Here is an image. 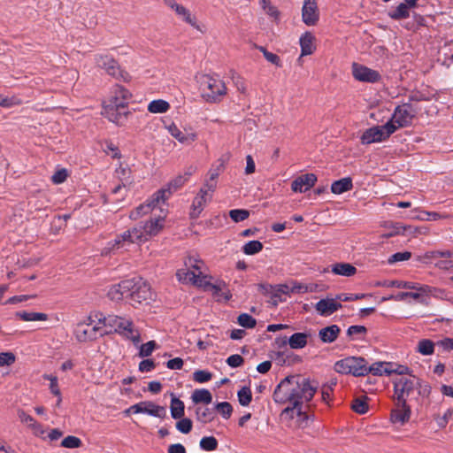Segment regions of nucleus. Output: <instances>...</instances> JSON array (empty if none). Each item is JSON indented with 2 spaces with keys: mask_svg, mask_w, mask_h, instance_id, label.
Segmentation results:
<instances>
[{
  "mask_svg": "<svg viewBox=\"0 0 453 453\" xmlns=\"http://www.w3.org/2000/svg\"><path fill=\"white\" fill-rule=\"evenodd\" d=\"M426 257L427 258H438L441 259L438 260L435 263V266L441 270H453V252L450 251H431L426 254Z\"/></svg>",
  "mask_w": 453,
  "mask_h": 453,
  "instance_id": "nucleus-21",
  "label": "nucleus"
},
{
  "mask_svg": "<svg viewBox=\"0 0 453 453\" xmlns=\"http://www.w3.org/2000/svg\"><path fill=\"white\" fill-rule=\"evenodd\" d=\"M418 0H404L398 4L396 9L388 13V16L395 20L407 19L410 16V9L417 6Z\"/></svg>",
  "mask_w": 453,
  "mask_h": 453,
  "instance_id": "nucleus-25",
  "label": "nucleus"
},
{
  "mask_svg": "<svg viewBox=\"0 0 453 453\" xmlns=\"http://www.w3.org/2000/svg\"><path fill=\"white\" fill-rule=\"evenodd\" d=\"M391 364L386 362H375L371 365H366V375L372 373L376 376L390 374L393 371L390 369Z\"/></svg>",
  "mask_w": 453,
  "mask_h": 453,
  "instance_id": "nucleus-34",
  "label": "nucleus"
},
{
  "mask_svg": "<svg viewBox=\"0 0 453 453\" xmlns=\"http://www.w3.org/2000/svg\"><path fill=\"white\" fill-rule=\"evenodd\" d=\"M418 111L411 103L398 105L391 117L387 122L392 124L395 127V131L401 127H406L412 124Z\"/></svg>",
  "mask_w": 453,
  "mask_h": 453,
  "instance_id": "nucleus-6",
  "label": "nucleus"
},
{
  "mask_svg": "<svg viewBox=\"0 0 453 453\" xmlns=\"http://www.w3.org/2000/svg\"><path fill=\"white\" fill-rule=\"evenodd\" d=\"M319 19V11L316 0H304L302 7V20L306 26H315Z\"/></svg>",
  "mask_w": 453,
  "mask_h": 453,
  "instance_id": "nucleus-16",
  "label": "nucleus"
},
{
  "mask_svg": "<svg viewBox=\"0 0 453 453\" xmlns=\"http://www.w3.org/2000/svg\"><path fill=\"white\" fill-rule=\"evenodd\" d=\"M113 332L131 340L134 344L141 342L140 332L135 328L134 323L127 319L119 317L118 326Z\"/></svg>",
  "mask_w": 453,
  "mask_h": 453,
  "instance_id": "nucleus-13",
  "label": "nucleus"
},
{
  "mask_svg": "<svg viewBox=\"0 0 453 453\" xmlns=\"http://www.w3.org/2000/svg\"><path fill=\"white\" fill-rule=\"evenodd\" d=\"M160 202L154 201V195L151 196L150 200L146 203L140 204L134 210L130 211L129 218L132 220H137L143 215H146L151 212L157 205H159Z\"/></svg>",
  "mask_w": 453,
  "mask_h": 453,
  "instance_id": "nucleus-27",
  "label": "nucleus"
},
{
  "mask_svg": "<svg viewBox=\"0 0 453 453\" xmlns=\"http://www.w3.org/2000/svg\"><path fill=\"white\" fill-rule=\"evenodd\" d=\"M134 286L132 280H124L118 284L112 285L108 290V296L112 301H121L123 299L130 300V288Z\"/></svg>",
  "mask_w": 453,
  "mask_h": 453,
  "instance_id": "nucleus-17",
  "label": "nucleus"
},
{
  "mask_svg": "<svg viewBox=\"0 0 453 453\" xmlns=\"http://www.w3.org/2000/svg\"><path fill=\"white\" fill-rule=\"evenodd\" d=\"M196 419L202 423H208L213 420V412L207 407H197L196 410Z\"/></svg>",
  "mask_w": 453,
  "mask_h": 453,
  "instance_id": "nucleus-49",
  "label": "nucleus"
},
{
  "mask_svg": "<svg viewBox=\"0 0 453 453\" xmlns=\"http://www.w3.org/2000/svg\"><path fill=\"white\" fill-rule=\"evenodd\" d=\"M61 447L66 448V449H77L81 447L82 441L80 438L73 436V435H68L65 438H64L61 441Z\"/></svg>",
  "mask_w": 453,
  "mask_h": 453,
  "instance_id": "nucleus-55",
  "label": "nucleus"
},
{
  "mask_svg": "<svg viewBox=\"0 0 453 453\" xmlns=\"http://www.w3.org/2000/svg\"><path fill=\"white\" fill-rule=\"evenodd\" d=\"M352 73L353 76L361 82H379L380 79V74L379 72L368 68L365 65H358L354 63L352 65Z\"/></svg>",
  "mask_w": 453,
  "mask_h": 453,
  "instance_id": "nucleus-18",
  "label": "nucleus"
},
{
  "mask_svg": "<svg viewBox=\"0 0 453 453\" xmlns=\"http://www.w3.org/2000/svg\"><path fill=\"white\" fill-rule=\"evenodd\" d=\"M200 88L202 98L208 103L219 102L226 94V87H200Z\"/></svg>",
  "mask_w": 453,
  "mask_h": 453,
  "instance_id": "nucleus-23",
  "label": "nucleus"
},
{
  "mask_svg": "<svg viewBox=\"0 0 453 453\" xmlns=\"http://www.w3.org/2000/svg\"><path fill=\"white\" fill-rule=\"evenodd\" d=\"M157 348V343L155 341H150L146 343H143L140 347L139 356L141 357H147L152 354V352Z\"/></svg>",
  "mask_w": 453,
  "mask_h": 453,
  "instance_id": "nucleus-60",
  "label": "nucleus"
},
{
  "mask_svg": "<svg viewBox=\"0 0 453 453\" xmlns=\"http://www.w3.org/2000/svg\"><path fill=\"white\" fill-rule=\"evenodd\" d=\"M22 103V100L17 96H5L4 95H0V106L10 108L13 105H18Z\"/></svg>",
  "mask_w": 453,
  "mask_h": 453,
  "instance_id": "nucleus-62",
  "label": "nucleus"
},
{
  "mask_svg": "<svg viewBox=\"0 0 453 453\" xmlns=\"http://www.w3.org/2000/svg\"><path fill=\"white\" fill-rule=\"evenodd\" d=\"M263 243L257 240L250 241L242 246V251L246 255H255L263 250Z\"/></svg>",
  "mask_w": 453,
  "mask_h": 453,
  "instance_id": "nucleus-48",
  "label": "nucleus"
},
{
  "mask_svg": "<svg viewBox=\"0 0 453 453\" xmlns=\"http://www.w3.org/2000/svg\"><path fill=\"white\" fill-rule=\"evenodd\" d=\"M237 397H238L239 403L242 406H248L252 400V393H251L250 388L248 387H242L237 392Z\"/></svg>",
  "mask_w": 453,
  "mask_h": 453,
  "instance_id": "nucleus-52",
  "label": "nucleus"
},
{
  "mask_svg": "<svg viewBox=\"0 0 453 453\" xmlns=\"http://www.w3.org/2000/svg\"><path fill=\"white\" fill-rule=\"evenodd\" d=\"M191 399L194 403H205L209 404L212 401V395L208 389L201 388L195 389L192 393Z\"/></svg>",
  "mask_w": 453,
  "mask_h": 453,
  "instance_id": "nucleus-41",
  "label": "nucleus"
},
{
  "mask_svg": "<svg viewBox=\"0 0 453 453\" xmlns=\"http://www.w3.org/2000/svg\"><path fill=\"white\" fill-rule=\"evenodd\" d=\"M172 400L170 404L171 416L174 419L181 418L185 413V405L184 403L172 395Z\"/></svg>",
  "mask_w": 453,
  "mask_h": 453,
  "instance_id": "nucleus-42",
  "label": "nucleus"
},
{
  "mask_svg": "<svg viewBox=\"0 0 453 453\" xmlns=\"http://www.w3.org/2000/svg\"><path fill=\"white\" fill-rule=\"evenodd\" d=\"M164 217H157L147 221L143 226H136L138 231L142 233V242H145L149 238L158 234L164 227Z\"/></svg>",
  "mask_w": 453,
  "mask_h": 453,
  "instance_id": "nucleus-15",
  "label": "nucleus"
},
{
  "mask_svg": "<svg viewBox=\"0 0 453 453\" xmlns=\"http://www.w3.org/2000/svg\"><path fill=\"white\" fill-rule=\"evenodd\" d=\"M200 448L203 450L212 451L218 448V441L214 436H204L200 441Z\"/></svg>",
  "mask_w": 453,
  "mask_h": 453,
  "instance_id": "nucleus-53",
  "label": "nucleus"
},
{
  "mask_svg": "<svg viewBox=\"0 0 453 453\" xmlns=\"http://www.w3.org/2000/svg\"><path fill=\"white\" fill-rule=\"evenodd\" d=\"M309 291L308 286L297 281H291L289 284H279L278 292L285 295L291 293H306Z\"/></svg>",
  "mask_w": 453,
  "mask_h": 453,
  "instance_id": "nucleus-33",
  "label": "nucleus"
},
{
  "mask_svg": "<svg viewBox=\"0 0 453 453\" xmlns=\"http://www.w3.org/2000/svg\"><path fill=\"white\" fill-rule=\"evenodd\" d=\"M142 233L138 231V227L134 226L131 229L125 231L120 235H118L116 239L110 242L111 249L119 248L125 243H142Z\"/></svg>",
  "mask_w": 453,
  "mask_h": 453,
  "instance_id": "nucleus-19",
  "label": "nucleus"
},
{
  "mask_svg": "<svg viewBox=\"0 0 453 453\" xmlns=\"http://www.w3.org/2000/svg\"><path fill=\"white\" fill-rule=\"evenodd\" d=\"M111 122L118 126H123L127 121L129 112L126 111V107H120L115 104L107 102L104 107V113Z\"/></svg>",
  "mask_w": 453,
  "mask_h": 453,
  "instance_id": "nucleus-12",
  "label": "nucleus"
},
{
  "mask_svg": "<svg viewBox=\"0 0 453 453\" xmlns=\"http://www.w3.org/2000/svg\"><path fill=\"white\" fill-rule=\"evenodd\" d=\"M212 378L211 372L205 370H197L193 373V379L198 383H204L211 380Z\"/></svg>",
  "mask_w": 453,
  "mask_h": 453,
  "instance_id": "nucleus-64",
  "label": "nucleus"
},
{
  "mask_svg": "<svg viewBox=\"0 0 453 453\" xmlns=\"http://www.w3.org/2000/svg\"><path fill=\"white\" fill-rule=\"evenodd\" d=\"M214 192L215 191H209L204 186L200 188L199 193L194 198L191 205L190 217L192 219L199 217L206 203L212 199Z\"/></svg>",
  "mask_w": 453,
  "mask_h": 453,
  "instance_id": "nucleus-14",
  "label": "nucleus"
},
{
  "mask_svg": "<svg viewBox=\"0 0 453 453\" xmlns=\"http://www.w3.org/2000/svg\"><path fill=\"white\" fill-rule=\"evenodd\" d=\"M395 401L404 404L407 401L417 399L418 395L426 397L430 395V386L416 376L401 377L394 382Z\"/></svg>",
  "mask_w": 453,
  "mask_h": 453,
  "instance_id": "nucleus-2",
  "label": "nucleus"
},
{
  "mask_svg": "<svg viewBox=\"0 0 453 453\" xmlns=\"http://www.w3.org/2000/svg\"><path fill=\"white\" fill-rule=\"evenodd\" d=\"M215 409L226 419H228L233 412V407L228 402L217 403Z\"/></svg>",
  "mask_w": 453,
  "mask_h": 453,
  "instance_id": "nucleus-57",
  "label": "nucleus"
},
{
  "mask_svg": "<svg viewBox=\"0 0 453 453\" xmlns=\"http://www.w3.org/2000/svg\"><path fill=\"white\" fill-rule=\"evenodd\" d=\"M96 66L104 69L107 74L114 77L120 82L129 83L132 81L131 74L123 70L118 61L108 54H97L94 57Z\"/></svg>",
  "mask_w": 453,
  "mask_h": 453,
  "instance_id": "nucleus-3",
  "label": "nucleus"
},
{
  "mask_svg": "<svg viewBox=\"0 0 453 453\" xmlns=\"http://www.w3.org/2000/svg\"><path fill=\"white\" fill-rule=\"evenodd\" d=\"M73 334L79 342H87L95 341L97 337L106 334V333L103 332V326L99 325V322L96 323L90 315L75 325Z\"/></svg>",
  "mask_w": 453,
  "mask_h": 453,
  "instance_id": "nucleus-4",
  "label": "nucleus"
},
{
  "mask_svg": "<svg viewBox=\"0 0 453 453\" xmlns=\"http://www.w3.org/2000/svg\"><path fill=\"white\" fill-rule=\"evenodd\" d=\"M250 216V211L245 209H234L229 211V217L234 222H241L247 219Z\"/></svg>",
  "mask_w": 453,
  "mask_h": 453,
  "instance_id": "nucleus-56",
  "label": "nucleus"
},
{
  "mask_svg": "<svg viewBox=\"0 0 453 453\" xmlns=\"http://www.w3.org/2000/svg\"><path fill=\"white\" fill-rule=\"evenodd\" d=\"M367 361L362 357H347L334 364V371L342 374H351L355 377L366 375Z\"/></svg>",
  "mask_w": 453,
  "mask_h": 453,
  "instance_id": "nucleus-5",
  "label": "nucleus"
},
{
  "mask_svg": "<svg viewBox=\"0 0 453 453\" xmlns=\"http://www.w3.org/2000/svg\"><path fill=\"white\" fill-rule=\"evenodd\" d=\"M366 396L355 398L352 402V410L358 414H365L368 411V404Z\"/></svg>",
  "mask_w": 453,
  "mask_h": 453,
  "instance_id": "nucleus-51",
  "label": "nucleus"
},
{
  "mask_svg": "<svg viewBox=\"0 0 453 453\" xmlns=\"http://www.w3.org/2000/svg\"><path fill=\"white\" fill-rule=\"evenodd\" d=\"M223 163L217 166H212L208 172V179L205 180L203 186L206 187L209 191H215L217 188V180L221 172L223 171Z\"/></svg>",
  "mask_w": 453,
  "mask_h": 453,
  "instance_id": "nucleus-32",
  "label": "nucleus"
},
{
  "mask_svg": "<svg viewBox=\"0 0 453 453\" xmlns=\"http://www.w3.org/2000/svg\"><path fill=\"white\" fill-rule=\"evenodd\" d=\"M381 286L388 288H405V289H413L423 292H431L432 288L427 285H419L418 283H413L411 281H403V280H390L386 281Z\"/></svg>",
  "mask_w": 453,
  "mask_h": 453,
  "instance_id": "nucleus-26",
  "label": "nucleus"
},
{
  "mask_svg": "<svg viewBox=\"0 0 453 453\" xmlns=\"http://www.w3.org/2000/svg\"><path fill=\"white\" fill-rule=\"evenodd\" d=\"M259 287L265 292L272 294L271 298H272V302L274 305H277L278 303L281 301L280 296L284 294L278 292L279 285L272 286L269 284H267V285L261 284Z\"/></svg>",
  "mask_w": 453,
  "mask_h": 453,
  "instance_id": "nucleus-50",
  "label": "nucleus"
},
{
  "mask_svg": "<svg viewBox=\"0 0 453 453\" xmlns=\"http://www.w3.org/2000/svg\"><path fill=\"white\" fill-rule=\"evenodd\" d=\"M169 131L175 139H177L180 142L185 144H190L196 140V134L194 133L184 134L181 132L176 126H172L169 128Z\"/></svg>",
  "mask_w": 453,
  "mask_h": 453,
  "instance_id": "nucleus-40",
  "label": "nucleus"
},
{
  "mask_svg": "<svg viewBox=\"0 0 453 453\" xmlns=\"http://www.w3.org/2000/svg\"><path fill=\"white\" fill-rule=\"evenodd\" d=\"M174 12L178 15L183 21L189 24L192 27L199 30V26L196 21V18L191 14L190 11L183 6L182 4H179L176 6Z\"/></svg>",
  "mask_w": 453,
  "mask_h": 453,
  "instance_id": "nucleus-35",
  "label": "nucleus"
},
{
  "mask_svg": "<svg viewBox=\"0 0 453 453\" xmlns=\"http://www.w3.org/2000/svg\"><path fill=\"white\" fill-rule=\"evenodd\" d=\"M127 413H146L148 415L164 418L166 416V410L163 406L155 404L153 402L145 401L132 405L127 410Z\"/></svg>",
  "mask_w": 453,
  "mask_h": 453,
  "instance_id": "nucleus-11",
  "label": "nucleus"
},
{
  "mask_svg": "<svg viewBox=\"0 0 453 453\" xmlns=\"http://www.w3.org/2000/svg\"><path fill=\"white\" fill-rule=\"evenodd\" d=\"M203 286H204L206 289L211 291L214 296H222L226 301H228L232 296L228 290L222 292L223 289L226 288V283L224 281H219L215 284L211 282H204Z\"/></svg>",
  "mask_w": 453,
  "mask_h": 453,
  "instance_id": "nucleus-36",
  "label": "nucleus"
},
{
  "mask_svg": "<svg viewBox=\"0 0 453 453\" xmlns=\"http://www.w3.org/2000/svg\"><path fill=\"white\" fill-rule=\"evenodd\" d=\"M342 307V303L337 299V296L335 298H324L320 299L315 304L316 311L323 317H327L337 311L339 309Z\"/></svg>",
  "mask_w": 453,
  "mask_h": 453,
  "instance_id": "nucleus-20",
  "label": "nucleus"
},
{
  "mask_svg": "<svg viewBox=\"0 0 453 453\" xmlns=\"http://www.w3.org/2000/svg\"><path fill=\"white\" fill-rule=\"evenodd\" d=\"M434 96L435 92L434 90H429L427 87H420V88H416L411 91L409 100L413 104L416 102L429 101Z\"/></svg>",
  "mask_w": 453,
  "mask_h": 453,
  "instance_id": "nucleus-28",
  "label": "nucleus"
},
{
  "mask_svg": "<svg viewBox=\"0 0 453 453\" xmlns=\"http://www.w3.org/2000/svg\"><path fill=\"white\" fill-rule=\"evenodd\" d=\"M341 328L337 325H331L319 330V337L324 343L334 342L339 336Z\"/></svg>",
  "mask_w": 453,
  "mask_h": 453,
  "instance_id": "nucleus-30",
  "label": "nucleus"
},
{
  "mask_svg": "<svg viewBox=\"0 0 453 453\" xmlns=\"http://www.w3.org/2000/svg\"><path fill=\"white\" fill-rule=\"evenodd\" d=\"M352 188V179L350 177H345L334 181L331 185V191L334 194L340 195L346 191L351 190Z\"/></svg>",
  "mask_w": 453,
  "mask_h": 453,
  "instance_id": "nucleus-39",
  "label": "nucleus"
},
{
  "mask_svg": "<svg viewBox=\"0 0 453 453\" xmlns=\"http://www.w3.org/2000/svg\"><path fill=\"white\" fill-rule=\"evenodd\" d=\"M16 317L23 321H46L48 315L42 312L18 311Z\"/></svg>",
  "mask_w": 453,
  "mask_h": 453,
  "instance_id": "nucleus-44",
  "label": "nucleus"
},
{
  "mask_svg": "<svg viewBox=\"0 0 453 453\" xmlns=\"http://www.w3.org/2000/svg\"><path fill=\"white\" fill-rule=\"evenodd\" d=\"M317 388V383L299 374L284 378L276 386L273 395L276 403L289 404L282 410L280 416L290 419L296 416L302 421L307 420L308 415L303 410V406L311 401Z\"/></svg>",
  "mask_w": 453,
  "mask_h": 453,
  "instance_id": "nucleus-1",
  "label": "nucleus"
},
{
  "mask_svg": "<svg viewBox=\"0 0 453 453\" xmlns=\"http://www.w3.org/2000/svg\"><path fill=\"white\" fill-rule=\"evenodd\" d=\"M435 345L436 342L434 343L433 341L429 339H422L418 342L416 350L421 355L430 356L434 354Z\"/></svg>",
  "mask_w": 453,
  "mask_h": 453,
  "instance_id": "nucleus-46",
  "label": "nucleus"
},
{
  "mask_svg": "<svg viewBox=\"0 0 453 453\" xmlns=\"http://www.w3.org/2000/svg\"><path fill=\"white\" fill-rule=\"evenodd\" d=\"M395 132V127L392 124L386 123L382 126H376L366 129L362 136V144H370L372 142H380L385 141L393 133Z\"/></svg>",
  "mask_w": 453,
  "mask_h": 453,
  "instance_id": "nucleus-8",
  "label": "nucleus"
},
{
  "mask_svg": "<svg viewBox=\"0 0 453 453\" xmlns=\"http://www.w3.org/2000/svg\"><path fill=\"white\" fill-rule=\"evenodd\" d=\"M180 420L176 423V429L182 434H188L192 430L193 424L191 419L188 418H179Z\"/></svg>",
  "mask_w": 453,
  "mask_h": 453,
  "instance_id": "nucleus-58",
  "label": "nucleus"
},
{
  "mask_svg": "<svg viewBox=\"0 0 453 453\" xmlns=\"http://www.w3.org/2000/svg\"><path fill=\"white\" fill-rule=\"evenodd\" d=\"M411 412V407L407 403L402 405L399 401H395V408L392 410L390 418L393 423L403 425L410 419Z\"/></svg>",
  "mask_w": 453,
  "mask_h": 453,
  "instance_id": "nucleus-24",
  "label": "nucleus"
},
{
  "mask_svg": "<svg viewBox=\"0 0 453 453\" xmlns=\"http://www.w3.org/2000/svg\"><path fill=\"white\" fill-rule=\"evenodd\" d=\"M193 171L190 168L189 171L185 173L183 175H178L172 180L165 188H161L154 194V201L165 203L172 194L177 191L179 188L183 187L192 175Z\"/></svg>",
  "mask_w": 453,
  "mask_h": 453,
  "instance_id": "nucleus-9",
  "label": "nucleus"
},
{
  "mask_svg": "<svg viewBox=\"0 0 453 453\" xmlns=\"http://www.w3.org/2000/svg\"><path fill=\"white\" fill-rule=\"evenodd\" d=\"M99 325L103 326V332L106 334H111L117 327L119 317L117 315H108L106 317L97 318Z\"/></svg>",
  "mask_w": 453,
  "mask_h": 453,
  "instance_id": "nucleus-38",
  "label": "nucleus"
},
{
  "mask_svg": "<svg viewBox=\"0 0 453 453\" xmlns=\"http://www.w3.org/2000/svg\"><path fill=\"white\" fill-rule=\"evenodd\" d=\"M315 37L311 32H305L300 37L299 43L301 47V56L311 55L315 50Z\"/></svg>",
  "mask_w": 453,
  "mask_h": 453,
  "instance_id": "nucleus-31",
  "label": "nucleus"
},
{
  "mask_svg": "<svg viewBox=\"0 0 453 453\" xmlns=\"http://www.w3.org/2000/svg\"><path fill=\"white\" fill-rule=\"evenodd\" d=\"M431 292H423L416 290L415 292H400L395 296H390L388 299H394L395 301H404L408 297H411L419 302H423L424 296H427Z\"/></svg>",
  "mask_w": 453,
  "mask_h": 453,
  "instance_id": "nucleus-45",
  "label": "nucleus"
},
{
  "mask_svg": "<svg viewBox=\"0 0 453 453\" xmlns=\"http://www.w3.org/2000/svg\"><path fill=\"white\" fill-rule=\"evenodd\" d=\"M308 335L305 333H296L288 339V344L291 349H303L307 344Z\"/></svg>",
  "mask_w": 453,
  "mask_h": 453,
  "instance_id": "nucleus-43",
  "label": "nucleus"
},
{
  "mask_svg": "<svg viewBox=\"0 0 453 453\" xmlns=\"http://www.w3.org/2000/svg\"><path fill=\"white\" fill-rule=\"evenodd\" d=\"M237 322L245 328H253L257 325V320L248 313H242L238 316Z\"/></svg>",
  "mask_w": 453,
  "mask_h": 453,
  "instance_id": "nucleus-54",
  "label": "nucleus"
},
{
  "mask_svg": "<svg viewBox=\"0 0 453 453\" xmlns=\"http://www.w3.org/2000/svg\"><path fill=\"white\" fill-rule=\"evenodd\" d=\"M202 262H196L195 265L190 264V266L193 267L194 270H190L188 268H182L177 271L176 277L178 280L181 283H192L196 286H203V280L201 277V265Z\"/></svg>",
  "mask_w": 453,
  "mask_h": 453,
  "instance_id": "nucleus-10",
  "label": "nucleus"
},
{
  "mask_svg": "<svg viewBox=\"0 0 453 453\" xmlns=\"http://www.w3.org/2000/svg\"><path fill=\"white\" fill-rule=\"evenodd\" d=\"M260 4L265 13L271 17L277 19L280 15L277 8L271 4L269 0H260Z\"/></svg>",
  "mask_w": 453,
  "mask_h": 453,
  "instance_id": "nucleus-63",
  "label": "nucleus"
},
{
  "mask_svg": "<svg viewBox=\"0 0 453 453\" xmlns=\"http://www.w3.org/2000/svg\"><path fill=\"white\" fill-rule=\"evenodd\" d=\"M411 257V253L410 251L396 252L388 257V263L392 265V264H395L397 262L407 261Z\"/></svg>",
  "mask_w": 453,
  "mask_h": 453,
  "instance_id": "nucleus-61",
  "label": "nucleus"
},
{
  "mask_svg": "<svg viewBox=\"0 0 453 453\" xmlns=\"http://www.w3.org/2000/svg\"><path fill=\"white\" fill-rule=\"evenodd\" d=\"M316 181L317 176L314 173L302 174L292 181L291 189L294 192L304 193L312 188Z\"/></svg>",
  "mask_w": 453,
  "mask_h": 453,
  "instance_id": "nucleus-22",
  "label": "nucleus"
},
{
  "mask_svg": "<svg viewBox=\"0 0 453 453\" xmlns=\"http://www.w3.org/2000/svg\"><path fill=\"white\" fill-rule=\"evenodd\" d=\"M218 75H210L205 73H199L196 75V82L201 85H213L219 81Z\"/></svg>",
  "mask_w": 453,
  "mask_h": 453,
  "instance_id": "nucleus-59",
  "label": "nucleus"
},
{
  "mask_svg": "<svg viewBox=\"0 0 453 453\" xmlns=\"http://www.w3.org/2000/svg\"><path fill=\"white\" fill-rule=\"evenodd\" d=\"M169 109V103L162 99L153 100L148 105V111L151 113H165Z\"/></svg>",
  "mask_w": 453,
  "mask_h": 453,
  "instance_id": "nucleus-47",
  "label": "nucleus"
},
{
  "mask_svg": "<svg viewBox=\"0 0 453 453\" xmlns=\"http://www.w3.org/2000/svg\"><path fill=\"white\" fill-rule=\"evenodd\" d=\"M134 285L130 288V303L132 305L149 303L153 299L150 284L142 278L131 279Z\"/></svg>",
  "mask_w": 453,
  "mask_h": 453,
  "instance_id": "nucleus-7",
  "label": "nucleus"
},
{
  "mask_svg": "<svg viewBox=\"0 0 453 453\" xmlns=\"http://www.w3.org/2000/svg\"><path fill=\"white\" fill-rule=\"evenodd\" d=\"M331 271L335 275L351 277L356 274L357 268L349 263H336L332 265Z\"/></svg>",
  "mask_w": 453,
  "mask_h": 453,
  "instance_id": "nucleus-37",
  "label": "nucleus"
},
{
  "mask_svg": "<svg viewBox=\"0 0 453 453\" xmlns=\"http://www.w3.org/2000/svg\"><path fill=\"white\" fill-rule=\"evenodd\" d=\"M132 94L125 87H117L114 95L111 96L108 102L115 104L120 107H126L130 100Z\"/></svg>",
  "mask_w": 453,
  "mask_h": 453,
  "instance_id": "nucleus-29",
  "label": "nucleus"
}]
</instances>
